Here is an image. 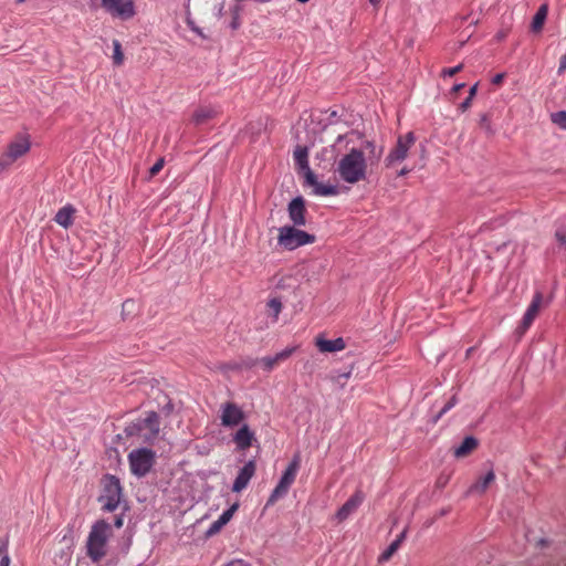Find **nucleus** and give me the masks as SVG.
Wrapping results in <instances>:
<instances>
[{"label":"nucleus","mask_w":566,"mask_h":566,"mask_svg":"<svg viewBox=\"0 0 566 566\" xmlns=\"http://www.w3.org/2000/svg\"><path fill=\"white\" fill-rule=\"evenodd\" d=\"M337 172L342 180L348 184H357L366 179L367 159L361 149L352 148L337 164Z\"/></svg>","instance_id":"obj_1"},{"label":"nucleus","mask_w":566,"mask_h":566,"mask_svg":"<svg viewBox=\"0 0 566 566\" xmlns=\"http://www.w3.org/2000/svg\"><path fill=\"white\" fill-rule=\"evenodd\" d=\"M112 535V526L104 520L97 521L91 528L87 537L86 548L87 556L98 562L106 555V544Z\"/></svg>","instance_id":"obj_2"},{"label":"nucleus","mask_w":566,"mask_h":566,"mask_svg":"<svg viewBox=\"0 0 566 566\" xmlns=\"http://www.w3.org/2000/svg\"><path fill=\"white\" fill-rule=\"evenodd\" d=\"M314 242L315 235L300 230L295 226H284L279 229L277 243L285 250L292 251Z\"/></svg>","instance_id":"obj_3"},{"label":"nucleus","mask_w":566,"mask_h":566,"mask_svg":"<svg viewBox=\"0 0 566 566\" xmlns=\"http://www.w3.org/2000/svg\"><path fill=\"white\" fill-rule=\"evenodd\" d=\"M300 465L301 457L300 454H295L290 464L287 465V468L285 469V471L283 472L277 485L272 491L266 503L268 505H273L279 499L286 495L291 485L294 483L296 479Z\"/></svg>","instance_id":"obj_4"},{"label":"nucleus","mask_w":566,"mask_h":566,"mask_svg":"<svg viewBox=\"0 0 566 566\" xmlns=\"http://www.w3.org/2000/svg\"><path fill=\"white\" fill-rule=\"evenodd\" d=\"M156 461V453L148 448H139L129 452L128 462L134 475L142 478L151 470Z\"/></svg>","instance_id":"obj_5"},{"label":"nucleus","mask_w":566,"mask_h":566,"mask_svg":"<svg viewBox=\"0 0 566 566\" xmlns=\"http://www.w3.org/2000/svg\"><path fill=\"white\" fill-rule=\"evenodd\" d=\"M101 4L113 19L122 21L130 20L137 13L133 0H102Z\"/></svg>","instance_id":"obj_6"},{"label":"nucleus","mask_w":566,"mask_h":566,"mask_svg":"<svg viewBox=\"0 0 566 566\" xmlns=\"http://www.w3.org/2000/svg\"><path fill=\"white\" fill-rule=\"evenodd\" d=\"M122 499V486L119 480L114 475L105 478L102 500L103 509L113 512L117 509Z\"/></svg>","instance_id":"obj_7"},{"label":"nucleus","mask_w":566,"mask_h":566,"mask_svg":"<svg viewBox=\"0 0 566 566\" xmlns=\"http://www.w3.org/2000/svg\"><path fill=\"white\" fill-rule=\"evenodd\" d=\"M416 138L412 132L400 135L397 139L396 146L390 150L385 159L386 167H392L398 163L405 160L408 156L410 147L415 144Z\"/></svg>","instance_id":"obj_8"},{"label":"nucleus","mask_w":566,"mask_h":566,"mask_svg":"<svg viewBox=\"0 0 566 566\" xmlns=\"http://www.w3.org/2000/svg\"><path fill=\"white\" fill-rule=\"evenodd\" d=\"M544 297L542 292H535L531 304L528 305L520 326L517 327V332L520 334H524L533 324L535 318L537 317L541 308L543 307Z\"/></svg>","instance_id":"obj_9"},{"label":"nucleus","mask_w":566,"mask_h":566,"mask_svg":"<svg viewBox=\"0 0 566 566\" xmlns=\"http://www.w3.org/2000/svg\"><path fill=\"white\" fill-rule=\"evenodd\" d=\"M31 148V142L28 135H18L8 145L4 155L11 160L15 161L25 154L29 153Z\"/></svg>","instance_id":"obj_10"},{"label":"nucleus","mask_w":566,"mask_h":566,"mask_svg":"<svg viewBox=\"0 0 566 566\" xmlns=\"http://www.w3.org/2000/svg\"><path fill=\"white\" fill-rule=\"evenodd\" d=\"M221 411V423L224 427L238 426L244 418L242 409L233 402L223 403Z\"/></svg>","instance_id":"obj_11"},{"label":"nucleus","mask_w":566,"mask_h":566,"mask_svg":"<svg viewBox=\"0 0 566 566\" xmlns=\"http://www.w3.org/2000/svg\"><path fill=\"white\" fill-rule=\"evenodd\" d=\"M365 500V494L361 490H357L337 511L336 518L339 522L345 521L352 513H354Z\"/></svg>","instance_id":"obj_12"},{"label":"nucleus","mask_w":566,"mask_h":566,"mask_svg":"<svg viewBox=\"0 0 566 566\" xmlns=\"http://www.w3.org/2000/svg\"><path fill=\"white\" fill-rule=\"evenodd\" d=\"M255 470H256L255 462L253 460L248 461L244 464V467L239 471V473L233 482L232 491L237 492V493L243 491L248 486L250 480L255 474Z\"/></svg>","instance_id":"obj_13"},{"label":"nucleus","mask_w":566,"mask_h":566,"mask_svg":"<svg viewBox=\"0 0 566 566\" xmlns=\"http://www.w3.org/2000/svg\"><path fill=\"white\" fill-rule=\"evenodd\" d=\"M305 205L304 200L301 197L294 198L289 203V217L295 227L305 226Z\"/></svg>","instance_id":"obj_14"},{"label":"nucleus","mask_w":566,"mask_h":566,"mask_svg":"<svg viewBox=\"0 0 566 566\" xmlns=\"http://www.w3.org/2000/svg\"><path fill=\"white\" fill-rule=\"evenodd\" d=\"M315 345L321 353H336L346 348V343L342 337L331 340L319 335L315 338Z\"/></svg>","instance_id":"obj_15"},{"label":"nucleus","mask_w":566,"mask_h":566,"mask_svg":"<svg viewBox=\"0 0 566 566\" xmlns=\"http://www.w3.org/2000/svg\"><path fill=\"white\" fill-rule=\"evenodd\" d=\"M306 182L314 188L313 192L316 196H336L338 193L337 187L333 185L321 184L317 181L313 171H308L305 178Z\"/></svg>","instance_id":"obj_16"},{"label":"nucleus","mask_w":566,"mask_h":566,"mask_svg":"<svg viewBox=\"0 0 566 566\" xmlns=\"http://www.w3.org/2000/svg\"><path fill=\"white\" fill-rule=\"evenodd\" d=\"M239 509V504H232L228 510H226L217 521H214L208 528L207 535L212 536L219 533L224 525H227L232 518L235 511Z\"/></svg>","instance_id":"obj_17"},{"label":"nucleus","mask_w":566,"mask_h":566,"mask_svg":"<svg viewBox=\"0 0 566 566\" xmlns=\"http://www.w3.org/2000/svg\"><path fill=\"white\" fill-rule=\"evenodd\" d=\"M495 482V473L493 470H489L483 476H480L470 489V494H484L486 490Z\"/></svg>","instance_id":"obj_18"},{"label":"nucleus","mask_w":566,"mask_h":566,"mask_svg":"<svg viewBox=\"0 0 566 566\" xmlns=\"http://www.w3.org/2000/svg\"><path fill=\"white\" fill-rule=\"evenodd\" d=\"M75 212L76 209L72 205H66L59 209L54 221L64 229H69L73 224Z\"/></svg>","instance_id":"obj_19"},{"label":"nucleus","mask_w":566,"mask_h":566,"mask_svg":"<svg viewBox=\"0 0 566 566\" xmlns=\"http://www.w3.org/2000/svg\"><path fill=\"white\" fill-rule=\"evenodd\" d=\"M254 440V433L249 429L247 424L241 427L234 434L233 441L237 447L241 450H247L252 446Z\"/></svg>","instance_id":"obj_20"},{"label":"nucleus","mask_w":566,"mask_h":566,"mask_svg":"<svg viewBox=\"0 0 566 566\" xmlns=\"http://www.w3.org/2000/svg\"><path fill=\"white\" fill-rule=\"evenodd\" d=\"M293 157L295 165L304 172V177L306 178L307 172L312 171L308 165V149L303 146H297L294 149Z\"/></svg>","instance_id":"obj_21"},{"label":"nucleus","mask_w":566,"mask_h":566,"mask_svg":"<svg viewBox=\"0 0 566 566\" xmlns=\"http://www.w3.org/2000/svg\"><path fill=\"white\" fill-rule=\"evenodd\" d=\"M478 440L474 437H467L462 443L454 449V457L458 459L465 458L478 448Z\"/></svg>","instance_id":"obj_22"},{"label":"nucleus","mask_w":566,"mask_h":566,"mask_svg":"<svg viewBox=\"0 0 566 566\" xmlns=\"http://www.w3.org/2000/svg\"><path fill=\"white\" fill-rule=\"evenodd\" d=\"M216 115L217 112L214 108L210 106H200L193 112L192 122L196 125H202L208 120L212 119L213 117H216Z\"/></svg>","instance_id":"obj_23"},{"label":"nucleus","mask_w":566,"mask_h":566,"mask_svg":"<svg viewBox=\"0 0 566 566\" xmlns=\"http://www.w3.org/2000/svg\"><path fill=\"white\" fill-rule=\"evenodd\" d=\"M547 17V7L545 4L541 6L535 13L533 21H532V29L533 31H539L542 30L544 22Z\"/></svg>","instance_id":"obj_24"},{"label":"nucleus","mask_w":566,"mask_h":566,"mask_svg":"<svg viewBox=\"0 0 566 566\" xmlns=\"http://www.w3.org/2000/svg\"><path fill=\"white\" fill-rule=\"evenodd\" d=\"M266 306L269 315L276 322L283 307L281 300L273 297L268 302Z\"/></svg>","instance_id":"obj_25"},{"label":"nucleus","mask_w":566,"mask_h":566,"mask_svg":"<svg viewBox=\"0 0 566 566\" xmlns=\"http://www.w3.org/2000/svg\"><path fill=\"white\" fill-rule=\"evenodd\" d=\"M144 428H149L153 431H158V416L156 412H150L144 420H140Z\"/></svg>","instance_id":"obj_26"},{"label":"nucleus","mask_w":566,"mask_h":566,"mask_svg":"<svg viewBox=\"0 0 566 566\" xmlns=\"http://www.w3.org/2000/svg\"><path fill=\"white\" fill-rule=\"evenodd\" d=\"M399 541H394L379 556V562L384 563L391 558V556L398 551Z\"/></svg>","instance_id":"obj_27"},{"label":"nucleus","mask_w":566,"mask_h":566,"mask_svg":"<svg viewBox=\"0 0 566 566\" xmlns=\"http://www.w3.org/2000/svg\"><path fill=\"white\" fill-rule=\"evenodd\" d=\"M364 148L366 150H368L369 153V160L373 163V161H378L380 159V156H381V149L377 150L376 149V146L373 142H369L367 140L365 144H364Z\"/></svg>","instance_id":"obj_28"},{"label":"nucleus","mask_w":566,"mask_h":566,"mask_svg":"<svg viewBox=\"0 0 566 566\" xmlns=\"http://www.w3.org/2000/svg\"><path fill=\"white\" fill-rule=\"evenodd\" d=\"M114 53H113V62L115 65H120L124 62V53L122 51V45L118 40L113 41Z\"/></svg>","instance_id":"obj_29"},{"label":"nucleus","mask_w":566,"mask_h":566,"mask_svg":"<svg viewBox=\"0 0 566 566\" xmlns=\"http://www.w3.org/2000/svg\"><path fill=\"white\" fill-rule=\"evenodd\" d=\"M143 430V423L140 420L136 421V422H130L126 426L125 428V433L127 436H136V434H139V432Z\"/></svg>","instance_id":"obj_30"},{"label":"nucleus","mask_w":566,"mask_h":566,"mask_svg":"<svg viewBox=\"0 0 566 566\" xmlns=\"http://www.w3.org/2000/svg\"><path fill=\"white\" fill-rule=\"evenodd\" d=\"M552 122L558 125L560 128L566 129V112L559 111L552 114Z\"/></svg>","instance_id":"obj_31"},{"label":"nucleus","mask_w":566,"mask_h":566,"mask_svg":"<svg viewBox=\"0 0 566 566\" xmlns=\"http://www.w3.org/2000/svg\"><path fill=\"white\" fill-rule=\"evenodd\" d=\"M295 349H296V347H289L282 352L277 353L276 355H274L279 365L281 363L285 361L286 359H289L291 357V355L295 352Z\"/></svg>","instance_id":"obj_32"},{"label":"nucleus","mask_w":566,"mask_h":566,"mask_svg":"<svg viewBox=\"0 0 566 566\" xmlns=\"http://www.w3.org/2000/svg\"><path fill=\"white\" fill-rule=\"evenodd\" d=\"M261 364L263 365L264 369L268 371H271L279 365V363L275 359V356L263 357L261 359Z\"/></svg>","instance_id":"obj_33"},{"label":"nucleus","mask_w":566,"mask_h":566,"mask_svg":"<svg viewBox=\"0 0 566 566\" xmlns=\"http://www.w3.org/2000/svg\"><path fill=\"white\" fill-rule=\"evenodd\" d=\"M164 165H165V159L164 158H159L153 165V167L149 169V178L155 177L164 168Z\"/></svg>","instance_id":"obj_34"},{"label":"nucleus","mask_w":566,"mask_h":566,"mask_svg":"<svg viewBox=\"0 0 566 566\" xmlns=\"http://www.w3.org/2000/svg\"><path fill=\"white\" fill-rule=\"evenodd\" d=\"M463 69V65L462 64H459L454 67H447V69H443L442 72H441V75L442 76H453L455 75L457 73H459L461 70Z\"/></svg>","instance_id":"obj_35"},{"label":"nucleus","mask_w":566,"mask_h":566,"mask_svg":"<svg viewBox=\"0 0 566 566\" xmlns=\"http://www.w3.org/2000/svg\"><path fill=\"white\" fill-rule=\"evenodd\" d=\"M555 238L560 244L566 245V227H559L555 232Z\"/></svg>","instance_id":"obj_36"},{"label":"nucleus","mask_w":566,"mask_h":566,"mask_svg":"<svg viewBox=\"0 0 566 566\" xmlns=\"http://www.w3.org/2000/svg\"><path fill=\"white\" fill-rule=\"evenodd\" d=\"M457 403L455 397H451L450 400L443 406V408L440 410L439 416L441 417L443 413L448 412L451 408H453Z\"/></svg>","instance_id":"obj_37"},{"label":"nucleus","mask_w":566,"mask_h":566,"mask_svg":"<svg viewBox=\"0 0 566 566\" xmlns=\"http://www.w3.org/2000/svg\"><path fill=\"white\" fill-rule=\"evenodd\" d=\"M134 306H135V303L133 300H126L123 305H122V308H123V313H130L133 310H134Z\"/></svg>","instance_id":"obj_38"},{"label":"nucleus","mask_w":566,"mask_h":566,"mask_svg":"<svg viewBox=\"0 0 566 566\" xmlns=\"http://www.w3.org/2000/svg\"><path fill=\"white\" fill-rule=\"evenodd\" d=\"M565 71H566V53L564 55H562L559 59V65H558L557 73L559 75H562L565 73Z\"/></svg>","instance_id":"obj_39"},{"label":"nucleus","mask_w":566,"mask_h":566,"mask_svg":"<svg viewBox=\"0 0 566 566\" xmlns=\"http://www.w3.org/2000/svg\"><path fill=\"white\" fill-rule=\"evenodd\" d=\"M505 77L504 73H499L492 78V83L494 85H501L503 83V80Z\"/></svg>","instance_id":"obj_40"},{"label":"nucleus","mask_w":566,"mask_h":566,"mask_svg":"<svg viewBox=\"0 0 566 566\" xmlns=\"http://www.w3.org/2000/svg\"><path fill=\"white\" fill-rule=\"evenodd\" d=\"M471 102H472V98L470 97H467L460 105H459V108L462 111V112H465L470 106H471Z\"/></svg>","instance_id":"obj_41"},{"label":"nucleus","mask_w":566,"mask_h":566,"mask_svg":"<svg viewBox=\"0 0 566 566\" xmlns=\"http://www.w3.org/2000/svg\"><path fill=\"white\" fill-rule=\"evenodd\" d=\"M11 559L9 555H4L0 560V566H10Z\"/></svg>","instance_id":"obj_42"},{"label":"nucleus","mask_w":566,"mask_h":566,"mask_svg":"<svg viewBox=\"0 0 566 566\" xmlns=\"http://www.w3.org/2000/svg\"><path fill=\"white\" fill-rule=\"evenodd\" d=\"M480 124L482 126L489 127V116L486 114H483L481 116Z\"/></svg>","instance_id":"obj_43"},{"label":"nucleus","mask_w":566,"mask_h":566,"mask_svg":"<svg viewBox=\"0 0 566 566\" xmlns=\"http://www.w3.org/2000/svg\"><path fill=\"white\" fill-rule=\"evenodd\" d=\"M406 534H407V530H403L399 535L398 537L395 539V541H399V546L401 545V543L403 542L405 537H406Z\"/></svg>","instance_id":"obj_44"},{"label":"nucleus","mask_w":566,"mask_h":566,"mask_svg":"<svg viewBox=\"0 0 566 566\" xmlns=\"http://www.w3.org/2000/svg\"><path fill=\"white\" fill-rule=\"evenodd\" d=\"M475 94H476V84H475V85H473V86L470 88V91H469V96H468V97L473 98Z\"/></svg>","instance_id":"obj_45"},{"label":"nucleus","mask_w":566,"mask_h":566,"mask_svg":"<svg viewBox=\"0 0 566 566\" xmlns=\"http://www.w3.org/2000/svg\"><path fill=\"white\" fill-rule=\"evenodd\" d=\"M410 172V169L408 168H402L399 172H398V176L399 177H402V176H406L407 174Z\"/></svg>","instance_id":"obj_46"},{"label":"nucleus","mask_w":566,"mask_h":566,"mask_svg":"<svg viewBox=\"0 0 566 566\" xmlns=\"http://www.w3.org/2000/svg\"><path fill=\"white\" fill-rule=\"evenodd\" d=\"M229 566H247L242 560L232 562Z\"/></svg>","instance_id":"obj_47"},{"label":"nucleus","mask_w":566,"mask_h":566,"mask_svg":"<svg viewBox=\"0 0 566 566\" xmlns=\"http://www.w3.org/2000/svg\"><path fill=\"white\" fill-rule=\"evenodd\" d=\"M464 87V84H457L453 86V92L458 93Z\"/></svg>","instance_id":"obj_48"},{"label":"nucleus","mask_w":566,"mask_h":566,"mask_svg":"<svg viewBox=\"0 0 566 566\" xmlns=\"http://www.w3.org/2000/svg\"><path fill=\"white\" fill-rule=\"evenodd\" d=\"M122 525H123V520L120 517L116 518L115 526L119 528V527H122Z\"/></svg>","instance_id":"obj_49"},{"label":"nucleus","mask_w":566,"mask_h":566,"mask_svg":"<svg viewBox=\"0 0 566 566\" xmlns=\"http://www.w3.org/2000/svg\"><path fill=\"white\" fill-rule=\"evenodd\" d=\"M369 1H370V3H371V4H374V6H377V4L380 2V0H369Z\"/></svg>","instance_id":"obj_50"},{"label":"nucleus","mask_w":566,"mask_h":566,"mask_svg":"<svg viewBox=\"0 0 566 566\" xmlns=\"http://www.w3.org/2000/svg\"><path fill=\"white\" fill-rule=\"evenodd\" d=\"M297 1H298V2H301V3H305V2H307L308 0H297Z\"/></svg>","instance_id":"obj_51"},{"label":"nucleus","mask_w":566,"mask_h":566,"mask_svg":"<svg viewBox=\"0 0 566 566\" xmlns=\"http://www.w3.org/2000/svg\"><path fill=\"white\" fill-rule=\"evenodd\" d=\"M25 0H15L17 3H22L24 2Z\"/></svg>","instance_id":"obj_52"}]
</instances>
